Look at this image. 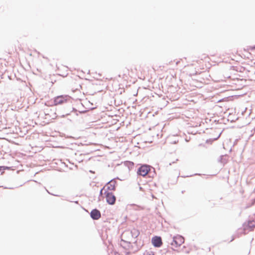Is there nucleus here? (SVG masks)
<instances>
[{"label": "nucleus", "mask_w": 255, "mask_h": 255, "mask_svg": "<svg viewBox=\"0 0 255 255\" xmlns=\"http://www.w3.org/2000/svg\"><path fill=\"white\" fill-rule=\"evenodd\" d=\"M53 104L55 106L65 104L69 106V109L66 111V115L69 114V113L71 112V109H74V108H71V97L68 95H60L55 97L53 99Z\"/></svg>", "instance_id": "f257e3e1"}, {"label": "nucleus", "mask_w": 255, "mask_h": 255, "mask_svg": "<svg viewBox=\"0 0 255 255\" xmlns=\"http://www.w3.org/2000/svg\"><path fill=\"white\" fill-rule=\"evenodd\" d=\"M130 233L132 238H136L139 236L140 232L138 230L136 229H133L131 230Z\"/></svg>", "instance_id": "6e6552de"}, {"label": "nucleus", "mask_w": 255, "mask_h": 255, "mask_svg": "<svg viewBox=\"0 0 255 255\" xmlns=\"http://www.w3.org/2000/svg\"><path fill=\"white\" fill-rule=\"evenodd\" d=\"M248 226L250 228H253L255 227V221H249L248 222Z\"/></svg>", "instance_id": "9d476101"}, {"label": "nucleus", "mask_w": 255, "mask_h": 255, "mask_svg": "<svg viewBox=\"0 0 255 255\" xmlns=\"http://www.w3.org/2000/svg\"><path fill=\"white\" fill-rule=\"evenodd\" d=\"M221 132H220L216 137L210 138V139L207 140L206 142L208 143L209 140L213 141V140H216L218 139L221 136Z\"/></svg>", "instance_id": "9b49d317"}, {"label": "nucleus", "mask_w": 255, "mask_h": 255, "mask_svg": "<svg viewBox=\"0 0 255 255\" xmlns=\"http://www.w3.org/2000/svg\"><path fill=\"white\" fill-rule=\"evenodd\" d=\"M253 49H255V45L253 47Z\"/></svg>", "instance_id": "4468645a"}, {"label": "nucleus", "mask_w": 255, "mask_h": 255, "mask_svg": "<svg viewBox=\"0 0 255 255\" xmlns=\"http://www.w3.org/2000/svg\"><path fill=\"white\" fill-rule=\"evenodd\" d=\"M150 171V166L144 164L140 166L137 171V173L139 175H141L142 176H145L147 174H148Z\"/></svg>", "instance_id": "f03ea898"}, {"label": "nucleus", "mask_w": 255, "mask_h": 255, "mask_svg": "<svg viewBox=\"0 0 255 255\" xmlns=\"http://www.w3.org/2000/svg\"><path fill=\"white\" fill-rule=\"evenodd\" d=\"M117 183V182L116 181V179H113L111 180L110 181H109L107 183V190H112V191H115L116 190V184Z\"/></svg>", "instance_id": "0eeeda50"}, {"label": "nucleus", "mask_w": 255, "mask_h": 255, "mask_svg": "<svg viewBox=\"0 0 255 255\" xmlns=\"http://www.w3.org/2000/svg\"><path fill=\"white\" fill-rule=\"evenodd\" d=\"M125 164L128 167L129 170L132 169L133 167L134 164L132 162L129 161H127L125 162Z\"/></svg>", "instance_id": "1a4fd4ad"}, {"label": "nucleus", "mask_w": 255, "mask_h": 255, "mask_svg": "<svg viewBox=\"0 0 255 255\" xmlns=\"http://www.w3.org/2000/svg\"><path fill=\"white\" fill-rule=\"evenodd\" d=\"M4 167H5L4 166H0V170H1V168H4Z\"/></svg>", "instance_id": "ddd939ff"}, {"label": "nucleus", "mask_w": 255, "mask_h": 255, "mask_svg": "<svg viewBox=\"0 0 255 255\" xmlns=\"http://www.w3.org/2000/svg\"><path fill=\"white\" fill-rule=\"evenodd\" d=\"M151 243L155 248H159L162 245L161 238L159 236H154L151 239Z\"/></svg>", "instance_id": "39448f33"}, {"label": "nucleus", "mask_w": 255, "mask_h": 255, "mask_svg": "<svg viewBox=\"0 0 255 255\" xmlns=\"http://www.w3.org/2000/svg\"><path fill=\"white\" fill-rule=\"evenodd\" d=\"M122 241L126 242L124 240H122Z\"/></svg>", "instance_id": "2eb2a0df"}, {"label": "nucleus", "mask_w": 255, "mask_h": 255, "mask_svg": "<svg viewBox=\"0 0 255 255\" xmlns=\"http://www.w3.org/2000/svg\"><path fill=\"white\" fill-rule=\"evenodd\" d=\"M104 188H105V187H104L103 188H102L101 189V190H100V195H101V196H102V194H103V190L104 189Z\"/></svg>", "instance_id": "f8f14e48"}, {"label": "nucleus", "mask_w": 255, "mask_h": 255, "mask_svg": "<svg viewBox=\"0 0 255 255\" xmlns=\"http://www.w3.org/2000/svg\"><path fill=\"white\" fill-rule=\"evenodd\" d=\"M104 194L106 195L107 202L110 205H114L116 200V196L112 192L105 191Z\"/></svg>", "instance_id": "7ed1b4c3"}, {"label": "nucleus", "mask_w": 255, "mask_h": 255, "mask_svg": "<svg viewBox=\"0 0 255 255\" xmlns=\"http://www.w3.org/2000/svg\"><path fill=\"white\" fill-rule=\"evenodd\" d=\"M90 216L92 219L97 220L100 219L101 214L99 210L97 209H94L91 211Z\"/></svg>", "instance_id": "423d86ee"}, {"label": "nucleus", "mask_w": 255, "mask_h": 255, "mask_svg": "<svg viewBox=\"0 0 255 255\" xmlns=\"http://www.w3.org/2000/svg\"><path fill=\"white\" fill-rule=\"evenodd\" d=\"M184 242V238L180 235H177L173 237L171 245L175 247H180Z\"/></svg>", "instance_id": "20e7f679"}]
</instances>
